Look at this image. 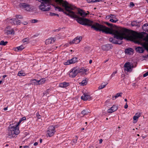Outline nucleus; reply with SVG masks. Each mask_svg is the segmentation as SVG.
<instances>
[{"label": "nucleus", "instance_id": "nucleus-1", "mask_svg": "<svg viewBox=\"0 0 148 148\" xmlns=\"http://www.w3.org/2000/svg\"><path fill=\"white\" fill-rule=\"evenodd\" d=\"M109 29L110 33L108 34L114 35V38L120 40L118 41L113 38H110L109 41L114 44L120 45L122 43L121 40L124 38L140 44L142 46H148V34L143 38L144 35L142 33H138L132 31L130 34H129L128 30L124 28H120L117 30H111Z\"/></svg>", "mask_w": 148, "mask_h": 148}, {"label": "nucleus", "instance_id": "nucleus-2", "mask_svg": "<svg viewBox=\"0 0 148 148\" xmlns=\"http://www.w3.org/2000/svg\"><path fill=\"white\" fill-rule=\"evenodd\" d=\"M68 5L69 6H71V8H73V9H71L70 11L71 12H73L74 14L76 16L75 17H73L70 15H66L69 16L72 18H76L77 21L79 24L88 26H91V28L97 31H101L106 33H110V29L109 28L102 25L98 23L94 22L88 19L79 17L77 15L78 14H79L81 16L83 17H85L88 14L81 10H78V12H76L75 11H73L76 9L75 6L69 4L68 3Z\"/></svg>", "mask_w": 148, "mask_h": 148}, {"label": "nucleus", "instance_id": "nucleus-3", "mask_svg": "<svg viewBox=\"0 0 148 148\" xmlns=\"http://www.w3.org/2000/svg\"><path fill=\"white\" fill-rule=\"evenodd\" d=\"M20 133L18 126L17 124L12 126L10 125L6 134L7 138H12L16 137Z\"/></svg>", "mask_w": 148, "mask_h": 148}, {"label": "nucleus", "instance_id": "nucleus-4", "mask_svg": "<svg viewBox=\"0 0 148 148\" xmlns=\"http://www.w3.org/2000/svg\"><path fill=\"white\" fill-rule=\"evenodd\" d=\"M56 127H57V126H49L47 131L46 136L49 137L53 136L56 132L55 128Z\"/></svg>", "mask_w": 148, "mask_h": 148}, {"label": "nucleus", "instance_id": "nucleus-5", "mask_svg": "<svg viewBox=\"0 0 148 148\" xmlns=\"http://www.w3.org/2000/svg\"><path fill=\"white\" fill-rule=\"evenodd\" d=\"M125 71L127 72H131L134 68V65L130 62L126 63L124 65Z\"/></svg>", "mask_w": 148, "mask_h": 148}, {"label": "nucleus", "instance_id": "nucleus-6", "mask_svg": "<svg viewBox=\"0 0 148 148\" xmlns=\"http://www.w3.org/2000/svg\"><path fill=\"white\" fill-rule=\"evenodd\" d=\"M78 73V71L77 70V68H74L71 69L69 73V75L70 77H74Z\"/></svg>", "mask_w": 148, "mask_h": 148}, {"label": "nucleus", "instance_id": "nucleus-7", "mask_svg": "<svg viewBox=\"0 0 148 148\" xmlns=\"http://www.w3.org/2000/svg\"><path fill=\"white\" fill-rule=\"evenodd\" d=\"M20 7L27 11H30L32 10L30 5L24 3H21L19 4Z\"/></svg>", "mask_w": 148, "mask_h": 148}, {"label": "nucleus", "instance_id": "nucleus-8", "mask_svg": "<svg viewBox=\"0 0 148 148\" xmlns=\"http://www.w3.org/2000/svg\"><path fill=\"white\" fill-rule=\"evenodd\" d=\"M144 49L148 52V47H137L135 49L137 52L142 53L144 52Z\"/></svg>", "mask_w": 148, "mask_h": 148}, {"label": "nucleus", "instance_id": "nucleus-9", "mask_svg": "<svg viewBox=\"0 0 148 148\" xmlns=\"http://www.w3.org/2000/svg\"><path fill=\"white\" fill-rule=\"evenodd\" d=\"M77 58L76 57H73L71 59L68 60L66 62L64 63V65H69L70 64L74 63L77 61Z\"/></svg>", "mask_w": 148, "mask_h": 148}, {"label": "nucleus", "instance_id": "nucleus-10", "mask_svg": "<svg viewBox=\"0 0 148 148\" xmlns=\"http://www.w3.org/2000/svg\"><path fill=\"white\" fill-rule=\"evenodd\" d=\"M10 27L8 26L7 27L5 30V33L7 35L14 34V31L12 29H10Z\"/></svg>", "mask_w": 148, "mask_h": 148}, {"label": "nucleus", "instance_id": "nucleus-11", "mask_svg": "<svg viewBox=\"0 0 148 148\" xmlns=\"http://www.w3.org/2000/svg\"><path fill=\"white\" fill-rule=\"evenodd\" d=\"M81 98L84 101L87 100H90L92 99L90 95H88L87 93H84L83 95L81 96Z\"/></svg>", "mask_w": 148, "mask_h": 148}, {"label": "nucleus", "instance_id": "nucleus-12", "mask_svg": "<svg viewBox=\"0 0 148 148\" xmlns=\"http://www.w3.org/2000/svg\"><path fill=\"white\" fill-rule=\"evenodd\" d=\"M82 38L81 37H77L75 38L72 41L70 42V44H78L82 40Z\"/></svg>", "mask_w": 148, "mask_h": 148}, {"label": "nucleus", "instance_id": "nucleus-13", "mask_svg": "<svg viewBox=\"0 0 148 148\" xmlns=\"http://www.w3.org/2000/svg\"><path fill=\"white\" fill-rule=\"evenodd\" d=\"M77 70L78 71V73H81V74L84 75L87 74L86 72L88 70L87 69H85L84 67H82L80 69L79 68H77Z\"/></svg>", "mask_w": 148, "mask_h": 148}, {"label": "nucleus", "instance_id": "nucleus-14", "mask_svg": "<svg viewBox=\"0 0 148 148\" xmlns=\"http://www.w3.org/2000/svg\"><path fill=\"white\" fill-rule=\"evenodd\" d=\"M56 40V38H50L45 40V43L46 45L53 43L55 42Z\"/></svg>", "mask_w": 148, "mask_h": 148}, {"label": "nucleus", "instance_id": "nucleus-15", "mask_svg": "<svg viewBox=\"0 0 148 148\" xmlns=\"http://www.w3.org/2000/svg\"><path fill=\"white\" fill-rule=\"evenodd\" d=\"M134 50L132 48H129L125 49V52L127 55H131L133 54Z\"/></svg>", "mask_w": 148, "mask_h": 148}, {"label": "nucleus", "instance_id": "nucleus-16", "mask_svg": "<svg viewBox=\"0 0 148 148\" xmlns=\"http://www.w3.org/2000/svg\"><path fill=\"white\" fill-rule=\"evenodd\" d=\"M117 109V106L115 105H114L110 108L108 110V112L109 113H111L116 111Z\"/></svg>", "mask_w": 148, "mask_h": 148}, {"label": "nucleus", "instance_id": "nucleus-17", "mask_svg": "<svg viewBox=\"0 0 148 148\" xmlns=\"http://www.w3.org/2000/svg\"><path fill=\"white\" fill-rule=\"evenodd\" d=\"M69 85V84L66 82L61 83L59 84V86L61 88H66Z\"/></svg>", "mask_w": 148, "mask_h": 148}, {"label": "nucleus", "instance_id": "nucleus-18", "mask_svg": "<svg viewBox=\"0 0 148 148\" xmlns=\"http://www.w3.org/2000/svg\"><path fill=\"white\" fill-rule=\"evenodd\" d=\"M38 80L35 79H31L30 80V82L32 84L36 85H39L38 84Z\"/></svg>", "mask_w": 148, "mask_h": 148}, {"label": "nucleus", "instance_id": "nucleus-19", "mask_svg": "<svg viewBox=\"0 0 148 148\" xmlns=\"http://www.w3.org/2000/svg\"><path fill=\"white\" fill-rule=\"evenodd\" d=\"M122 94L123 93L122 92L117 93L115 96H113L112 97V99L114 100L119 97H121Z\"/></svg>", "mask_w": 148, "mask_h": 148}, {"label": "nucleus", "instance_id": "nucleus-20", "mask_svg": "<svg viewBox=\"0 0 148 148\" xmlns=\"http://www.w3.org/2000/svg\"><path fill=\"white\" fill-rule=\"evenodd\" d=\"M24 47H16L14 48L13 49L15 51H20L24 49Z\"/></svg>", "mask_w": 148, "mask_h": 148}, {"label": "nucleus", "instance_id": "nucleus-21", "mask_svg": "<svg viewBox=\"0 0 148 148\" xmlns=\"http://www.w3.org/2000/svg\"><path fill=\"white\" fill-rule=\"evenodd\" d=\"M87 78H86L85 79L83 80L81 82L79 83V84L82 86L86 85L87 83Z\"/></svg>", "mask_w": 148, "mask_h": 148}, {"label": "nucleus", "instance_id": "nucleus-22", "mask_svg": "<svg viewBox=\"0 0 148 148\" xmlns=\"http://www.w3.org/2000/svg\"><path fill=\"white\" fill-rule=\"evenodd\" d=\"M143 29L145 32L148 31V24L145 23L143 26Z\"/></svg>", "mask_w": 148, "mask_h": 148}, {"label": "nucleus", "instance_id": "nucleus-23", "mask_svg": "<svg viewBox=\"0 0 148 148\" xmlns=\"http://www.w3.org/2000/svg\"><path fill=\"white\" fill-rule=\"evenodd\" d=\"M29 39L28 38H24L22 40V42L25 44H27L29 42Z\"/></svg>", "mask_w": 148, "mask_h": 148}, {"label": "nucleus", "instance_id": "nucleus-24", "mask_svg": "<svg viewBox=\"0 0 148 148\" xmlns=\"http://www.w3.org/2000/svg\"><path fill=\"white\" fill-rule=\"evenodd\" d=\"M39 85H41L44 84L46 82V79L45 78H42L40 79V80H38Z\"/></svg>", "mask_w": 148, "mask_h": 148}, {"label": "nucleus", "instance_id": "nucleus-25", "mask_svg": "<svg viewBox=\"0 0 148 148\" xmlns=\"http://www.w3.org/2000/svg\"><path fill=\"white\" fill-rule=\"evenodd\" d=\"M78 139V137L77 136H75V138L73 139V140L71 142V143L72 145H73L75 144L77 142V140Z\"/></svg>", "mask_w": 148, "mask_h": 148}, {"label": "nucleus", "instance_id": "nucleus-26", "mask_svg": "<svg viewBox=\"0 0 148 148\" xmlns=\"http://www.w3.org/2000/svg\"><path fill=\"white\" fill-rule=\"evenodd\" d=\"M89 113V112L88 110H84L82 111L81 114L83 116H84L85 115L88 114Z\"/></svg>", "mask_w": 148, "mask_h": 148}, {"label": "nucleus", "instance_id": "nucleus-27", "mask_svg": "<svg viewBox=\"0 0 148 148\" xmlns=\"http://www.w3.org/2000/svg\"><path fill=\"white\" fill-rule=\"evenodd\" d=\"M141 116V114L136 113L135 115L133 117V119L134 120H137L138 118Z\"/></svg>", "mask_w": 148, "mask_h": 148}, {"label": "nucleus", "instance_id": "nucleus-28", "mask_svg": "<svg viewBox=\"0 0 148 148\" xmlns=\"http://www.w3.org/2000/svg\"><path fill=\"white\" fill-rule=\"evenodd\" d=\"M14 25H20L21 24V22L20 20L17 18H15Z\"/></svg>", "mask_w": 148, "mask_h": 148}, {"label": "nucleus", "instance_id": "nucleus-29", "mask_svg": "<svg viewBox=\"0 0 148 148\" xmlns=\"http://www.w3.org/2000/svg\"><path fill=\"white\" fill-rule=\"evenodd\" d=\"M25 75V74L23 71H19L18 74V75L19 76H24Z\"/></svg>", "mask_w": 148, "mask_h": 148}, {"label": "nucleus", "instance_id": "nucleus-30", "mask_svg": "<svg viewBox=\"0 0 148 148\" xmlns=\"http://www.w3.org/2000/svg\"><path fill=\"white\" fill-rule=\"evenodd\" d=\"M26 119V118L25 117H23L21 118L20 120H19V122H18V123L16 124L18 125H19L20 124L21 122L24 120H25Z\"/></svg>", "mask_w": 148, "mask_h": 148}, {"label": "nucleus", "instance_id": "nucleus-31", "mask_svg": "<svg viewBox=\"0 0 148 148\" xmlns=\"http://www.w3.org/2000/svg\"><path fill=\"white\" fill-rule=\"evenodd\" d=\"M7 43L8 42L7 41L4 42L3 40H2L0 42V45L5 46L6 45Z\"/></svg>", "mask_w": 148, "mask_h": 148}, {"label": "nucleus", "instance_id": "nucleus-32", "mask_svg": "<svg viewBox=\"0 0 148 148\" xmlns=\"http://www.w3.org/2000/svg\"><path fill=\"white\" fill-rule=\"evenodd\" d=\"M15 18L10 19L9 20V22L12 25H14Z\"/></svg>", "mask_w": 148, "mask_h": 148}, {"label": "nucleus", "instance_id": "nucleus-33", "mask_svg": "<svg viewBox=\"0 0 148 148\" xmlns=\"http://www.w3.org/2000/svg\"><path fill=\"white\" fill-rule=\"evenodd\" d=\"M108 84V83H107L105 85H103V84H102L101 86H99L98 87V89L100 90L103 89V88L105 87L106 86V85L107 84Z\"/></svg>", "mask_w": 148, "mask_h": 148}, {"label": "nucleus", "instance_id": "nucleus-34", "mask_svg": "<svg viewBox=\"0 0 148 148\" xmlns=\"http://www.w3.org/2000/svg\"><path fill=\"white\" fill-rule=\"evenodd\" d=\"M87 1L88 3H90L91 2L94 3L98 2L99 1L98 0H87Z\"/></svg>", "mask_w": 148, "mask_h": 148}, {"label": "nucleus", "instance_id": "nucleus-35", "mask_svg": "<svg viewBox=\"0 0 148 148\" xmlns=\"http://www.w3.org/2000/svg\"><path fill=\"white\" fill-rule=\"evenodd\" d=\"M36 116L38 119H40L41 118V116L39 114L38 112L36 113Z\"/></svg>", "mask_w": 148, "mask_h": 148}, {"label": "nucleus", "instance_id": "nucleus-36", "mask_svg": "<svg viewBox=\"0 0 148 148\" xmlns=\"http://www.w3.org/2000/svg\"><path fill=\"white\" fill-rule=\"evenodd\" d=\"M102 49L104 51L108 50L109 49H111V47L110 48H109V47H102Z\"/></svg>", "mask_w": 148, "mask_h": 148}, {"label": "nucleus", "instance_id": "nucleus-37", "mask_svg": "<svg viewBox=\"0 0 148 148\" xmlns=\"http://www.w3.org/2000/svg\"><path fill=\"white\" fill-rule=\"evenodd\" d=\"M49 15L51 16H57L59 17V15L57 14L56 13H54L51 12H50L49 14Z\"/></svg>", "mask_w": 148, "mask_h": 148}, {"label": "nucleus", "instance_id": "nucleus-38", "mask_svg": "<svg viewBox=\"0 0 148 148\" xmlns=\"http://www.w3.org/2000/svg\"><path fill=\"white\" fill-rule=\"evenodd\" d=\"M136 21H133L132 22L131 25L133 26L136 25Z\"/></svg>", "mask_w": 148, "mask_h": 148}, {"label": "nucleus", "instance_id": "nucleus-39", "mask_svg": "<svg viewBox=\"0 0 148 148\" xmlns=\"http://www.w3.org/2000/svg\"><path fill=\"white\" fill-rule=\"evenodd\" d=\"M16 18H17H17L21 19V18H23L22 16L21 15H16Z\"/></svg>", "mask_w": 148, "mask_h": 148}, {"label": "nucleus", "instance_id": "nucleus-40", "mask_svg": "<svg viewBox=\"0 0 148 148\" xmlns=\"http://www.w3.org/2000/svg\"><path fill=\"white\" fill-rule=\"evenodd\" d=\"M110 21L113 23H115L118 20L117 19L116 20H115L112 18H111L110 19Z\"/></svg>", "mask_w": 148, "mask_h": 148}, {"label": "nucleus", "instance_id": "nucleus-41", "mask_svg": "<svg viewBox=\"0 0 148 148\" xmlns=\"http://www.w3.org/2000/svg\"><path fill=\"white\" fill-rule=\"evenodd\" d=\"M117 73V71H115L114 72H113L112 74L111 75V77H114L115 74Z\"/></svg>", "mask_w": 148, "mask_h": 148}, {"label": "nucleus", "instance_id": "nucleus-42", "mask_svg": "<svg viewBox=\"0 0 148 148\" xmlns=\"http://www.w3.org/2000/svg\"><path fill=\"white\" fill-rule=\"evenodd\" d=\"M134 5V3L132 2H131L130 3V7H133Z\"/></svg>", "mask_w": 148, "mask_h": 148}, {"label": "nucleus", "instance_id": "nucleus-43", "mask_svg": "<svg viewBox=\"0 0 148 148\" xmlns=\"http://www.w3.org/2000/svg\"><path fill=\"white\" fill-rule=\"evenodd\" d=\"M105 23L109 26L112 27V24L108 22H106Z\"/></svg>", "mask_w": 148, "mask_h": 148}, {"label": "nucleus", "instance_id": "nucleus-44", "mask_svg": "<svg viewBox=\"0 0 148 148\" xmlns=\"http://www.w3.org/2000/svg\"><path fill=\"white\" fill-rule=\"evenodd\" d=\"M148 75V71L143 75V77H145Z\"/></svg>", "mask_w": 148, "mask_h": 148}, {"label": "nucleus", "instance_id": "nucleus-45", "mask_svg": "<svg viewBox=\"0 0 148 148\" xmlns=\"http://www.w3.org/2000/svg\"><path fill=\"white\" fill-rule=\"evenodd\" d=\"M38 22V20H37L34 19L32 21V22L33 23H35L37 22Z\"/></svg>", "mask_w": 148, "mask_h": 148}, {"label": "nucleus", "instance_id": "nucleus-46", "mask_svg": "<svg viewBox=\"0 0 148 148\" xmlns=\"http://www.w3.org/2000/svg\"><path fill=\"white\" fill-rule=\"evenodd\" d=\"M143 58H148V54H147V55H145V56H143Z\"/></svg>", "mask_w": 148, "mask_h": 148}, {"label": "nucleus", "instance_id": "nucleus-47", "mask_svg": "<svg viewBox=\"0 0 148 148\" xmlns=\"http://www.w3.org/2000/svg\"><path fill=\"white\" fill-rule=\"evenodd\" d=\"M128 106L127 104V103H126V104H125V105L124 106V108L125 109H126L128 108Z\"/></svg>", "mask_w": 148, "mask_h": 148}, {"label": "nucleus", "instance_id": "nucleus-48", "mask_svg": "<svg viewBox=\"0 0 148 148\" xmlns=\"http://www.w3.org/2000/svg\"><path fill=\"white\" fill-rule=\"evenodd\" d=\"M114 15H112V14H111L110 15V18H114ZM115 17V16H114V17Z\"/></svg>", "mask_w": 148, "mask_h": 148}, {"label": "nucleus", "instance_id": "nucleus-49", "mask_svg": "<svg viewBox=\"0 0 148 148\" xmlns=\"http://www.w3.org/2000/svg\"><path fill=\"white\" fill-rule=\"evenodd\" d=\"M38 145V143L37 142H35L34 143V146H36Z\"/></svg>", "mask_w": 148, "mask_h": 148}, {"label": "nucleus", "instance_id": "nucleus-50", "mask_svg": "<svg viewBox=\"0 0 148 148\" xmlns=\"http://www.w3.org/2000/svg\"><path fill=\"white\" fill-rule=\"evenodd\" d=\"M103 141V140L102 139H101L99 140V143L100 144H101L102 143V142Z\"/></svg>", "mask_w": 148, "mask_h": 148}, {"label": "nucleus", "instance_id": "nucleus-51", "mask_svg": "<svg viewBox=\"0 0 148 148\" xmlns=\"http://www.w3.org/2000/svg\"><path fill=\"white\" fill-rule=\"evenodd\" d=\"M7 109H8V107H6L5 108H3V110L5 111L7 110Z\"/></svg>", "mask_w": 148, "mask_h": 148}, {"label": "nucleus", "instance_id": "nucleus-52", "mask_svg": "<svg viewBox=\"0 0 148 148\" xmlns=\"http://www.w3.org/2000/svg\"><path fill=\"white\" fill-rule=\"evenodd\" d=\"M92 60H89V63L90 64H91V63H92Z\"/></svg>", "mask_w": 148, "mask_h": 148}, {"label": "nucleus", "instance_id": "nucleus-53", "mask_svg": "<svg viewBox=\"0 0 148 148\" xmlns=\"http://www.w3.org/2000/svg\"><path fill=\"white\" fill-rule=\"evenodd\" d=\"M24 25H27V23L26 22H25L23 23Z\"/></svg>", "mask_w": 148, "mask_h": 148}, {"label": "nucleus", "instance_id": "nucleus-54", "mask_svg": "<svg viewBox=\"0 0 148 148\" xmlns=\"http://www.w3.org/2000/svg\"><path fill=\"white\" fill-rule=\"evenodd\" d=\"M40 143H41L42 142V139H40Z\"/></svg>", "mask_w": 148, "mask_h": 148}, {"label": "nucleus", "instance_id": "nucleus-55", "mask_svg": "<svg viewBox=\"0 0 148 148\" xmlns=\"http://www.w3.org/2000/svg\"><path fill=\"white\" fill-rule=\"evenodd\" d=\"M24 148H29V147L27 146H24Z\"/></svg>", "mask_w": 148, "mask_h": 148}, {"label": "nucleus", "instance_id": "nucleus-56", "mask_svg": "<svg viewBox=\"0 0 148 148\" xmlns=\"http://www.w3.org/2000/svg\"><path fill=\"white\" fill-rule=\"evenodd\" d=\"M6 77H7V75H3V78H5Z\"/></svg>", "mask_w": 148, "mask_h": 148}, {"label": "nucleus", "instance_id": "nucleus-57", "mask_svg": "<svg viewBox=\"0 0 148 148\" xmlns=\"http://www.w3.org/2000/svg\"><path fill=\"white\" fill-rule=\"evenodd\" d=\"M108 60H106L104 61V63H106V62H108Z\"/></svg>", "mask_w": 148, "mask_h": 148}, {"label": "nucleus", "instance_id": "nucleus-58", "mask_svg": "<svg viewBox=\"0 0 148 148\" xmlns=\"http://www.w3.org/2000/svg\"><path fill=\"white\" fill-rule=\"evenodd\" d=\"M19 148H24V146H20L19 147Z\"/></svg>", "mask_w": 148, "mask_h": 148}, {"label": "nucleus", "instance_id": "nucleus-59", "mask_svg": "<svg viewBox=\"0 0 148 148\" xmlns=\"http://www.w3.org/2000/svg\"><path fill=\"white\" fill-rule=\"evenodd\" d=\"M124 100L125 101H127V100L126 99H124Z\"/></svg>", "mask_w": 148, "mask_h": 148}, {"label": "nucleus", "instance_id": "nucleus-60", "mask_svg": "<svg viewBox=\"0 0 148 148\" xmlns=\"http://www.w3.org/2000/svg\"><path fill=\"white\" fill-rule=\"evenodd\" d=\"M8 144H6V145H5V147H8Z\"/></svg>", "mask_w": 148, "mask_h": 148}, {"label": "nucleus", "instance_id": "nucleus-61", "mask_svg": "<svg viewBox=\"0 0 148 148\" xmlns=\"http://www.w3.org/2000/svg\"><path fill=\"white\" fill-rule=\"evenodd\" d=\"M1 82H2V81H0V84H1Z\"/></svg>", "mask_w": 148, "mask_h": 148}, {"label": "nucleus", "instance_id": "nucleus-62", "mask_svg": "<svg viewBox=\"0 0 148 148\" xmlns=\"http://www.w3.org/2000/svg\"><path fill=\"white\" fill-rule=\"evenodd\" d=\"M146 1L148 3V0H146Z\"/></svg>", "mask_w": 148, "mask_h": 148}, {"label": "nucleus", "instance_id": "nucleus-63", "mask_svg": "<svg viewBox=\"0 0 148 148\" xmlns=\"http://www.w3.org/2000/svg\"><path fill=\"white\" fill-rule=\"evenodd\" d=\"M118 128L119 129L120 128V127L119 126Z\"/></svg>", "mask_w": 148, "mask_h": 148}, {"label": "nucleus", "instance_id": "nucleus-64", "mask_svg": "<svg viewBox=\"0 0 148 148\" xmlns=\"http://www.w3.org/2000/svg\"><path fill=\"white\" fill-rule=\"evenodd\" d=\"M84 128H83L82 129V130H84Z\"/></svg>", "mask_w": 148, "mask_h": 148}]
</instances>
